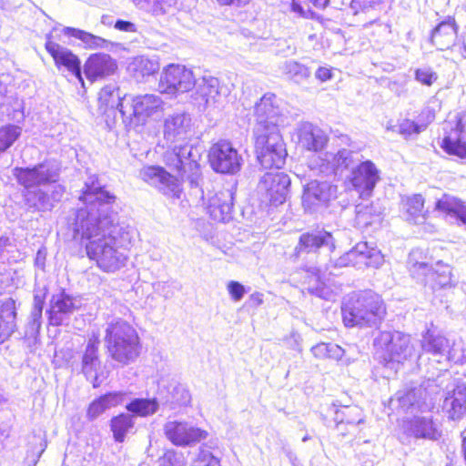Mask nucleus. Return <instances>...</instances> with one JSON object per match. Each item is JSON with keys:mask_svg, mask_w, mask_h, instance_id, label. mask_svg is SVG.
Segmentation results:
<instances>
[{"mask_svg": "<svg viewBox=\"0 0 466 466\" xmlns=\"http://www.w3.org/2000/svg\"><path fill=\"white\" fill-rule=\"evenodd\" d=\"M85 207L72 210L66 226L74 239L86 240L87 257L105 272H115L126 265L125 250L133 241L136 230L119 222L112 208L116 197L106 190L96 177H90L79 196Z\"/></svg>", "mask_w": 466, "mask_h": 466, "instance_id": "f257e3e1", "label": "nucleus"}, {"mask_svg": "<svg viewBox=\"0 0 466 466\" xmlns=\"http://www.w3.org/2000/svg\"><path fill=\"white\" fill-rule=\"evenodd\" d=\"M60 170V163L56 160L13 169L17 183L26 189L24 198L29 210L50 211L62 199L65 187L56 183Z\"/></svg>", "mask_w": 466, "mask_h": 466, "instance_id": "f03ea898", "label": "nucleus"}, {"mask_svg": "<svg viewBox=\"0 0 466 466\" xmlns=\"http://www.w3.org/2000/svg\"><path fill=\"white\" fill-rule=\"evenodd\" d=\"M104 341L108 356L122 366L134 362L139 355L138 334L124 319H113L106 323Z\"/></svg>", "mask_w": 466, "mask_h": 466, "instance_id": "7ed1b4c3", "label": "nucleus"}, {"mask_svg": "<svg viewBox=\"0 0 466 466\" xmlns=\"http://www.w3.org/2000/svg\"><path fill=\"white\" fill-rule=\"evenodd\" d=\"M341 312L346 327H376L384 319L386 308L380 296L366 290L350 297Z\"/></svg>", "mask_w": 466, "mask_h": 466, "instance_id": "20e7f679", "label": "nucleus"}, {"mask_svg": "<svg viewBox=\"0 0 466 466\" xmlns=\"http://www.w3.org/2000/svg\"><path fill=\"white\" fill-rule=\"evenodd\" d=\"M375 354L380 362L391 369L395 364L418 358L410 338L400 331H381L374 339Z\"/></svg>", "mask_w": 466, "mask_h": 466, "instance_id": "39448f33", "label": "nucleus"}, {"mask_svg": "<svg viewBox=\"0 0 466 466\" xmlns=\"http://www.w3.org/2000/svg\"><path fill=\"white\" fill-rule=\"evenodd\" d=\"M253 139L257 158L264 168L279 169L284 166L288 153L279 128L254 127Z\"/></svg>", "mask_w": 466, "mask_h": 466, "instance_id": "423d86ee", "label": "nucleus"}, {"mask_svg": "<svg viewBox=\"0 0 466 466\" xmlns=\"http://www.w3.org/2000/svg\"><path fill=\"white\" fill-rule=\"evenodd\" d=\"M163 106L161 96L155 94L129 96L123 109V123L129 128L144 126L150 118L162 114Z\"/></svg>", "mask_w": 466, "mask_h": 466, "instance_id": "0eeeda50", "label": "nucleus"}, {"mask_svg": "<svg viewBox=\"0 0 466 466\" xmlns=\"http://www.w3.org/2000/svg\"><path fill=\"white\" fill-rule=\"evenodd\" d=\"M421 349L425 353L431 355L438 363L462 364L466 360L461 341L450 340L431 330L422 336Z\"/></svg>", "mask_w": 466, "mask_h": 466, "instance_id": "6e6552de", "label": "nucleus"}, {"mask_svg": "<svg viewBox=\"0 0 466 466\" xmlns=\"http://www.w3.org/2000/svg\"><path fill=\"white\" fill-rule=\"evenodd\" d=\"M208 161L217 173L233 175L240 170L243 159L230 142L220 140L210 147Z\"/></svg>", "mask_w": 466, "mask_h": 466, "instance_id": "1a4fd4ad", "label": "nucleus"}, {"mask_svg": "<svg viewBox=\"0 0 466 466\" xmlns=\"http://www.w3.org/2000/svg\"><path fill=\"white\" fill-rule=\"evenodd\" d=\"M290 178L283 172H267L258 184V192L263 201L279 206L286 201L289 191Z\"/></svg>", "mask_w": 466, "mask_h": 466, "instance_id": "9d476101", "label": "nucleus"}, {"mask_svg": "<svg viewBox=\"0 0 466 466\" xmlns=\"http://www.w3.org/2000/svg\"><path fill=\"white\" fill-rule=\"evenodd\" d=\"M195 86V78L190 69L185 66L170 64L160 76L158 88L161 93L175 95L189 91Z\"/></svg>", "mask_w": 466, "mask_h": 466, "instance_id": "9b49d317", "label": "nucleus"}, {"mask_svg": "<svg viewBox=\"0 0 466 466\" xmlns=\"http://www.w3.org/2000/svg\"><path fill=\"white\" fill-rule=\"evenodd\" d=\"M139 177L168 198L179 199L181 197L182 187L179 180L160 166L142 167Z\"/></svg>", "mask_w": 466, "mask_h": 466, "instance_id": "f8f14e48", "label": "nucleus"}, {"mask_svg": "<svg viewBox=\"0 0 466 466\" xmlns=\"http://www.w3.org/2000/svg\"><path fill=\"white\" fill-rule=\"evenodd\" d=\"M280 99L272 93L265 94L254 107L256 124L254 127H262L266 130L271 129V127L279 128L286 122V116L280 107Z\"/></svg>", "mask_w": 466, "mask_h": 466, "instance_id": "ddd939ff", "label": "nucleus"}, {"mask_svg": "<svg viewBox=\"0 0 466 466\" xmlns=\"http://www.w3.org/2000/svg\"><path fill=\"white\" fill-rule=\"evenodd\" d=\"M417 255V252L412 251L408 259L409 268L413 278L425 285H430L433 289L451 284V269L447 265L441 266V269L433 270L428 263L419 262Z\"/></svg>", "mask_w": 466, "mask_h": 466, "instance_id": "4468645a", "label": "nucleus"}, {"mask_svg": "<svg viewBox=\"0 0 466 466\" xmlns=\"http://www.w3.org/2000/svg\"><path fill=\"white\" fill-rule=\"evenodd\" d=\"M99 345V336L93 333L80 355V362L74 364V369L83 374L94 388H98L103 381L98 374L101 369V360L98 354Z\"/></svg>", "mask_w": 466, "mask_h": 466, "instance_id": "2eb2a0df", "label": "nucleus"}, {"mask_svg": "<svg viewBox=\"0 0 466 466\" xmlns=\"http://www.w3.org/2000/svg\"><path fill=\"white\" fill-rule=\"evenodd\" d=\"M445 384L443 410L451 420H459L466 412V387L463 384L455 385L450 374L438 377L433 387H442Z\"/></svg>", "mask_w": 466, "mask_h": 466, "instance_id": "dca6fc26", "label": "nucleus"}, {"mask_svg": "<svg viewBox=\"0 0 466 466\" xmlns=\"http://www.w3.org/2000/svg\"><path fill=\"white\" fill-rule=\"evenodd\" d=\"M383 262V257L380 250L370 248L367 242H360L350 251L339 257L331 264L334 268H343L348 266L362 268H378Z\"/></svg>", "mask_w": 466, "mask_h": 466, "instance_id": "f3484780", "label": "nucleus"}, {"mask_svg": "<svg viewBox=\"0 0 466 466\" xmlns=\"http://www.w3.org/2000/svg\"><path fill=\"white\" fill-rule=\"evenodd\" d=\"M433 383L434 381L429 380L426 387L420 386L405 391L400 390L391 401H397L399 407L406 412L428 410L433 406V398L431 395L438 393L433 389Z\"/></svg>", "mask_w": 466, "mask_h": 466, "instance_id": "a211bd4d", "label": "nucleus"}, {"mask_svg": "<svg viewBox=\"0 0 466 466\" xmlns=\"http://www.w3.org/2000/svg\"><path fill=\"white\" fill-rule=\"evenodd\" d=\"M46 50L52 56L55 66L58 70L65 68L71 75L76 76L84 86L82 77L81 61L70 49L52 40L50 35H46L45 44Z\"/></svg>", "mask_w": 466, "mask_h": 466, "instance_id": "6ab92c4d", "label": "nucleus"}, {"mask_svg": "<svg viewBox=\"0 0 466 466\" xmlns=\"http://www.w3.org/2000/svg\"><path fill=\"white\" fill-rule=\"evenodd\" d=\"M350 183L361 197H369L380 181V170L370 160L359 163L348 177Z\"/></svg>", "mask_w": 466, "mask_h": 466, "instance_id": "aec40b11", "label": "nucleus"}, {"mask_svg": "<svg viewBox=\"0 0 466 466\" xmlns=\"http://www.w3.org/2000/svg\"><path fill=\"white\" fill-rule=\"evenodd\" d=\"M168 441L177 446H188L206 439L208 433L186 421L170 420L164 425Z\"/></svg>", "mask_w": 466, "mask_h": 466, "instance_id": "412c9836", "label": "nucleus"}, {"mask_svg": "<svg viewBox=\"0 0 466 466\" xmlns=\"http://www.w3.org/2000/svg\"><path fill=\"white\" fill-rule=\"evenodd\" d=\"M332 196V187L326 182L312 180L304 187L302 206L306 212L316 213L325 208Z\"/></svg>", "mask_w": 466, "mask_h": 466, "instance_id": "4be33fe9", "label": "nucleus"}, {"mask_svg": "<svg viewBox=\"0 0 466 466\" xmlns=\"http://www.w3.org/2000/svg\"><path fill=\"white\" fill-rule=\"evenodd\" d=\"M76 309L75 299L65 291L54 294L46 311L49 324L52 326L64 325L69 320L70 316Z\"/></svg>", "mask_w": 466, "mask_h": 466, "instance_id": "5701e85b", "label": "nucleus"}, {"mask_svg": "<svg viewBox=\"0 0 466 466\" xmlns=\"http://www.w3.org/2000/svg\"><path fill=\"white\" fill-rule=\"evenodd\" d=\"M128 99L129 96H121L119 88L115 85H107L98 93V111L106 117L115 118L116 114H120L123 118V109Z\"/></svg>", "mask_w": 466, "mask_h": 466, "instance_id": "b1692460", "label": "nucleus"}, {"mask_svg": "<svg viewBox=\"0 0 466 466\" xmlns=\"http://www.w3.org/2000/svg\"><path fill=\"white\" fill-rule=\"evenodd\" d=\"M192 120L188 114L177 112L164 121V138L170 143L186 140L191 131Z\"/></svg>", "mask_w": 466, "mask_h": 466, "instance_id": "393cba45", "label": "nucleus"}, {"mask_svg": "<svg viewBox=\"0 0 466 466\" xmlns=\"http://www.w3.org/2000/svg\"><path fill=\"white\" fill-rule=\"evenodd\" d=\"M234 192L232 188H224L209 198L207 210L216 221L227 222L231 219Z\"/></svg>", "mask_w": 466, "mask_h": 466, "instance_id": "a878e982", "label": "nucleus"}, {"mask_svg": "<svg viewBox=\"0 0 466 466\" xmlns=\"http://www.w3.org/2000/svg\"><path fill=\"white\" fill-rule=\"evenodd\" d=\"M299 145L308 151L320 152L328 144L329 137L324 130L309 122H304L298 127Z\"/></svg>", "mask_w": 466, "mask_h": 466, "instance_id": "bb28decb", "label": "nucleus"}, {"mask_svg": "<svg viewBox=\"0 0 466 466\" xmlns=\"http://www.w3.org/2000/svg\"><path fill=\"white\" fill-rule=\"evenodd\" d=\"M321 248H327L329 251L334 250L335 244L332 235L325 230L306 232L300 235L295 252L299 256L302 252H316Z\"/></svg>", "mask_w": 466, "mask_h": 466, "instance_id": "cd10ccee", "label": "nucleus"}, {"mask_svg": "<svg viewBox=\"0 0 466 466\" xmlns=\"http://www.w3.org/2000/svg\"><path fill=\"white\" fill-rule=\"evenodd\" d=\"M116 69L115 60L109 55L104 53L90 56L84 65V73L91 81L98 77L110 76Z\"/></svg>", "mask_w": 466, "mask_h": 466, "instance_id": "c85d7f7f", "label": "nucleus"}, {"mask_svg": "<svg viewBox=\"0 0 466 466\" xmlns=\"http://www.w3.org/2000/svg\"><path fill=\"white\" fill-rule=\"evenodd\" d=\"M166 165L177 171L181 177L186 173L187 168L197 167V161L192 158V147L188 145L174 147L164 155Z\"/></svg>", "mask_w": 466, "mask_h": 466, "instance_id": "c756f323", "label": "nucleus"}, {"mask_svg": "<svg viewBox=\"0 0 466 466\" xmlns=\"http://www.w3.org/2000/svg\"><path fill=\"white\" fill-rule=\"evenodd\" d=\"M405 431L408 435L416 439H425L430 441L438 440L441 432L438 425L432 420L431 417L415 416L405 424Z\"/></svg>", "mask_w": 466, "mask_h": 466, "instance_id": "7c9ffc66", "label": "nucleus"}, {"mask_svg": "<svg viewBox=\"0 0 466 466\" xmlns=\"http://www.w3.org/2000/svg\"><path fill=\"white\" fill-rule=\"evenodd\" d=\"M457 38V26L453 18L440 23L431 33V43L440 50L452 46Z\"/></svg>", "mask_w": 466, "mask_h": 466, "instance_id": "2f4dec72", "label": "nucleus"}, {"mask_svg": "<svg viewBox=\"0 0 466 466\" xmlns=\"http://www.w3.org/2000/svg\"><path fill=\"white\" fill-rule=\"evenodd\" d=\"M195 86L198 95L196 99L201 98L206 107L212 106L218 102L221 96V87L217 77L203 76L198 81L195 80Z\"/></svg>", "mask_w": 466, "mask_h": 466, "instance_id": "473e14b6", "label": "nucleus"}, {"mask_svg": "<svg viewBox=\"0 0 466 466\" xmlns=\"http://www.w3.org/2000/svg\"><path fill=\"white\" fill-rule=\"evenodd\" d=\"M125 393L120 391L109 392L94 400L88 406L86 417L89 420H94L104 413L106 410L115 407L123 402Z\"/></svg>", "mask_w": 466, "mask_h": 466, "instance_id": "72a5a7b5", "label": "nucleus"}, {"mask_svg": "<svg viewBox=\"0 0 466 466\" xmlns=\"http://www.w3.org/2000/svg\"><path fill=\"white\" fill-rule=\"evenodd\" d=\"M15 302L7 299L0 305V343H3L15 329Z\"/></svg>", "mask_w": 466, "mask_h": 466, "instance_id": "f704fd0d", "label": "nucleus"}, {"mask_svg": "<svg viewBox=\"0 0 466 466\" xmlns=\"http://www.w3.org/2000/svg\"><path fill=\"white\" fill-rule=\"evenodd\" d=\"M436 209L466 225V204L460 198L444 194L436 202Z\"/></svg>", "mask_w": 466, "mask_h": 466, "instance_id": "c9c22d12", "label": "nucleus"}, {"mask_svg": "<svg viewBox=\"0 0 466 466\" xmlns=\"http://www.w3.org/2000/svg\"><path fill=\"white\" fill-rule=\"evenodd\" d=\"M46 294L47 289L46 287L36 288L34 290V303L26 331L27 334L34 335L37 333L41 328L42 312Z\"/></svg>", "mask_w": 466, "mask_h": 466, "instance_id": "e433bc0d", "label": "nucleus"}, {"mask_svg": "<svg viewBox=\"0 0 466 466\" xmlns=\"http://www.w3.org/2000/svg\"><path fill=\"white\" fill-rule=\"evenodd\" d=\"M356 223L360 228H366L380 221L382 208L379 203L359 204L355 208Z\"/></svg>", "mask_w": 466, "mask_h": 466, "instance_id": "4c0bfd02", "label": "nucleus"}, {"mask_svg": "<svg viewBox=\"0 0 466 466\" xmlns=\"http://www.w3.org/2000/svg\"><path fill=\"white\" fill-rule=\"evenodd\" d=\"M158 69V61L145 56L135 57L128 66V71L137 81H142L146 76L154 75Z\"/></svg>", "mask_w": 466, "mask_h": 466, "instance_id": "58836bf2", "label": "nucleus"}, {"mask_svg": "<svg viewBox=\"0 0 466 466\" xmlns=\"http://www.w3.org/2000/svg\"><path fill=\"white\" fill-rule=\"evenodd\" d=\"M135 5L153 16H162L170 12L177 0H132Z\"/></svg>", "mask_w": 466, "mask_h": 466, "instance_id": "ea45409f", "label": "nucleus"}, {"mask_svg": "<svg viewBox=\"0 0 466 466\" xmlns=\"http://www.w3.org/2000/svg\"><path fill=\"white\" fill-rule=\"evenodd\" d=\"M134 423L133 416L127 413L113 417L110 420V429L114 440L116 442H123L127 434L133 429Z\"/></svg>", "mask_w": 466, "mask_h": 466, "instance_id": "a19ab883", "label": "nucleus"}, {"mask_svg": "<svg viewBox=\"0 0 466 466\" xmlns=\"http://www.w3.org/2000/svg\"><path fill=\"white\" fill-rule=\"evenodd\" d=\"M356 156V153L349 149H342L335 155L330 154L329 157L331 159L327 158V160L331 163L332 168L337 174L349 168L352 170V168L358 165L357 159H355ZM327 157H329L328 155Z\"/></svg>", "mask_w": 466, "mask_h": 466, "instance_id": "79ce46f5", "label": "nucleus"}, {"mask_svg": "<svg viewBox=\"0 0 466 466\" xmlns=\"http://www.w3.org/2000/svg\"><path fill=\"white\" fill-rule=\"evenodd\" d=\"M335 420L338 421L339 431H341L343 424L355 429L358 424L363 421L361 410L357 406H347L341 410H337Z\"/></svg>", "mask_w": 466, "mask_h": 466, "instance_id": "37998d69", "label": "nucleus"}, {"mask_svg": "<svg viewBox=\"0 0 466 466\" xmlns=\"http://www.w3.org/2000/svg\"><path fill=\"white\" fill-rule=\"evenodd\" d=\"M159 404L157 399H134L130 401L126 409L137 416L147 417L156 413Z\"/></svg>", "mask_w": 466, "mask_h": 466, "instance_id": "c03bdc74", "label": "nucleus"}, {"mask_svg": "<svg viewBox=\"0 0 466 466\" xmlns=\"http://www.w3.org/2000/svg\"><path fill=\"white\" fill-rule=\"evenodd\" d=\"M63 33L81 40L87 48H101L106 44L104 38L81 29L66 26L63 29Z\"/></svg>", "mask_w": 466, "mask_h": 466, "instance_id": "a18cd8bd", "label": "nucleus"}, {"mask_svg": "<svg viewBox=\"0 0 466 466\" xmlns=\"http://www.w3.org/2000/svg\"><path fill=\"white\" fill-rule=\"evenodd\" d=\"M423 206L424 198L421 195L417 194L408 198L405 203L407 219L415 224L422 223L424 220Z\"/></svg>", "mask_w": 466, "mask_h": 466, "instance_id": "49530a36", "label": "nucleus"}, {"mask_svg": "<svg viewBox=\"0 0 466 466\" xmlns=\"http://www.w3.org/2000/svg\"><path fill=\"white\" fill-rule=\"evenodd\" d=\"M311 352L318 359L339 360L342 358L344 350L334 343L320 342L311 348Z\"/></svg>", "mask_w": 466, "mask_h": 466, "instance_id": "de8ad7c7", "label": "nucleus"}, {"mask_svg": "<svg viewBox=\"0 0 466 466\" xmlns=\"http://www.w3.org/2000/svg\"><path fill=\"white\" fill-rule=\"evenodd\" d=\"M282 71L296 83H301L310 76L307 66L294 60L286 61L282 66Z\"/></svg>", "mask_w": 466, "mask_h": 466, "instance_id": "09e8293b", "label": "nucleus"}, {"mask_svg": "<svg viewBox=\"0 0 466 466\" xmlns=\"http://www.w3.org/2000/svg\"><path fill=\"white\" fill-rule=\"evenodd\" d=\"M21 128L15 125H8L0 128V152L5 151L20 137Z\"/></svg>", "mask_w": 466, "mask_h": 466, "instance_id": "8fccbe9b", "label": "nucleus"}, {"mask_svg": "<svg viewBox=\"0 0 466 466\" xmlns=\"http://www.w3.org/2000/svg\"><path fill=\"white\" fill-rule=\"evenodd\" d=\"M388 129L398 132L402 135L405 138L411 135H417L420 132V127L414 121L404 119L398 126L388 127Z\"/></svg>", "mask_w": 466, "mask_h": 466, "instance_id": "3c124183", "label": "nucleus"}, {"mask_svg": "<svg viewBox=\"0 0 466 466\" xmlns=\"http://www.w3.org/2000/svg\"><path fill=\"white\" fill-rule=\"evenodd\" d=\"M441 147L449 154L466 157V145H462L460 140L452 139L451 137H445L442 139Z\"/></svg>", "mask_w": 466, "mask_h": 466, "instance_id": "603ef678", "label": "nucleus"}, {"mask_svg": "<svg viewBox=\"0 0 466 466\" xmlns=\"http://www.w3.org/2000/svg\"><path fill=\"white\" fill-rule=\"evenodd\" d=\"M380 3L381 0H350V9L353 15H358L375 9Z\"/></svg>", "mask_w": 466, "mask_h": 466, "instance_id": "864d4df0", "label": "nucleus"}, {"mask_svg": "<svg viewBox=\"0 0 466 466\" xmlns=\"http://www.w3.org/2000/svg\"><path fill=\"white\" fill-rule=\"evenodd\" d=\"M172 402L178 406H186L190 402L189 391L183 385H177L171 391Z\"/></svg>", "mask_w": 466, "mask_h": 466, "instance_id": "5fc2aeb1", "label": "nucleus"}, {"mask_svg": "<svg viewBox=\"0 0 466 466\" xmlns=\"http://www.w3.org/2000/svg\"><path fill=\"white\" fill-rule=\"evenodd\" d=\"M193 466H220V461L209 451L201 449Z\"/></svg>", "mask_w": 466, "mask_h": 466, "instance_id": "6e6d98bb", "label": "nucleus"}, {"mask_svg": "<svg viewBox=\"0 0 466 466\" xmlns=\"http://www.w3.org/2000/svg\"><path fill=\"white\" fill-rule=\"evenodd\" d=\"M415 79L422 85L431 86L438 79V75L431 67H422L415 71Z\"/></svg>", "mask_w": 466, "mask_h": 466, "instance_id": "4d7b16f0", "label": "nucleus"}, {"mask_svg": "<svg viewBox=\"0 0 466 466\" xmlns=\"http://www.w3.org/2000/svg\"><path fill=\"white\" fill-rule=\"evenodd\" d=\"M307 289L309 294L326 300L330 299L332 296L330 289L321 282L319 277L316 279V284L309 286Z\"/></svg>", "mask_w": 466, "mask_h": 466, "instance_id": "13d9d810", "label": "nucleus"}, {"mask_svg": "<svg viewBox=\"0 0 466 466\" xmlns=\"http://www.w3.org/2000/svg\"><path fill=\"white\" fill-rule=\"evenodd\" d=\"M163 463L167 466H187L186 459L181 452L167 451L162 457Z\"/></svg>", "mask_w": 466, "mask_h": 466, "instance_id": "bf43d9fd", "label": "nucleus"}, {"mask_svg": "<svg viewBox=\"0 0 466 466\" xmlns=\"http://www.w3.org/2000/svg\"><path fill=\"white\" fill-rule=\"evenodd\" d=\"M228 291L234 301H239L243 299L246 289L238 281L231 280L227 286Z\"/></svg>", "mask_w": 466, "mask_h": 466, "instance_id": "052dcab7", "label": "nucleus"}, {"mask_svg": "<svg viewBox=\"0 0 466 466\" xmlns=\"http://www.w3.org/2000/svg\"><path fill=\"white\" fill-rule=\"evenodd\" d=\"M313 0H292L291 11L299 16L305 17L309 12V5H312Z\"/></svg>", "mask_w": 466, "mask_h": 466, "instance_id": "680f3d73", "label": "nucleus"}, {"mask_svg": "<svg viewBox=\"0 0 466 466\" xmlns=\"http://www.w3.org/2000/svg\"><path fill=\"white\" fill-rule=\"evenodd\" d=\"M193 172L190 176L187 177V180L190 184L191 188L196 189L198 192L196 194L199 193L200 197L203 198V190L200 187V173L198 169V165L197 164V167H192L190 168Z\"/></svg>", "mask_w": 466, "mask_h": 466, "instance_id": "e2e57ef3", "label": "nucleus"}, {"mask_svg": "<svg viewBox=\"0 0 466 466\" xmlns=\"http://www.w3.org/2000/svg\"><path fill=\"white\" fill-rule=\"evenodd\" d=\"M115 28L119 31H123V32H129V33L137 32V25L134 23H132L130 21L122 20V19H118L116 21Z\"/></svg>", "mask_w": 466, "mask_h": 466, "instance_id": "0e129e2a", "label": "nucleus"}, {"mask_svg": "<svg viewBox=\"0 0 466 466\" xmlns=\"http://www.w3.org/2000/svg\"><path fill=\"white\" fill-rule=\"evenodd\" d=\"M251 0H216L219 5L242 7L247 5Z\"/></svg>", "mask_w": 466, "mask_h": 466, "instance_id": "69168bd1", "label": "nucleus"}, {"mask_svg": "<svg viewBox=\"0 0 466 466\" xmlns=\"http://www.w3.org/2000/svg\"><path fill=\"white\" fill-rule=\"evenodd\" d=\"M316 78L320 80L321 82L328 81L331 79L332 73L331 70L328 67H319L315 73Z\"/></svg>", "mask_w": 466, "mask_h": 466, "instance_id": "338daca9", "label": "nucleus"}, {"mask_svg": "<svg viewBox=\"0 0 466 466\" xmlns=\"http://www.w3.org/2000/svg\"><path fill=\"white\" fill-rule=\"evenodd\" d=\"M247 303L253 308H258L263 303V294L260 292H254L252 293Z\"/></svg>", "mask_w": 466, "mask_h": 466, "instance_id": "774afa93", "label": "nucleus"}]
</instances>
